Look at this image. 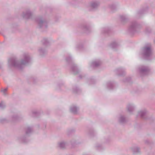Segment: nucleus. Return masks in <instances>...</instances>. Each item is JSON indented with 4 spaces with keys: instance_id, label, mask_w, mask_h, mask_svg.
Listing matches in <instances>:
<instances>
[{
    "instance_id": "nucleus-3",
    "label": "nucleus",
    "mask_w": 155,
    "mask_h": 155,
    "mask_svg": "<svg viewBox=\"0 0 155 155\" xmlns=\"http://www.w3.org/2000/svg\"><path fill=\"white\" fill-rule=\"evenodd\" d=\"M1 104V103H0V105Z\"/></svg>"
},
{
    "instance_id": "nucleus-2",
    "label": "nucleus",
    "mask_w": 155,
    "mask_h": 155,
    "mask_svg": "<svg viewBox=\"0 0 155 155\" xmlns=\"http://www.w3.org/2000/svg\"><path fill=\"white\" fill-rule=\"evenodd\" d=\"M146 50H148V48H147L146 49Z\"/></svg>"
},
{
    "instance_id": "nucleus-1",
    "label": "nucleus",
    "mask_w": 155,
    "mask_h": 155,
    "mask_svg": "<svg viewBox=\"0 0 155 155\" xmlns=\"http://www.w3.org/2000/svg\"><path fill=\"white\" fill-rule=\"evenodd\" d=\"M7 90V88H5L4 89H3V90H2V91L3 92V93H5V91H6Z\"/></svg>"
}]
</instances>
